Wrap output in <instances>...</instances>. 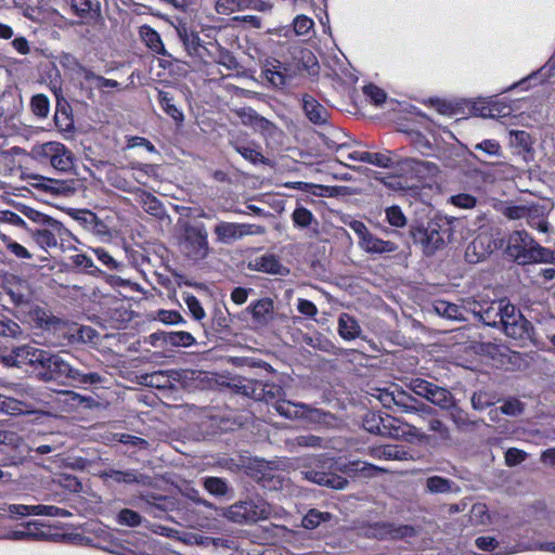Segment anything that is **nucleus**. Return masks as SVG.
<instances>
[{
  "label": "nucleus",
  "instance_id": "nucleus-38",
  "mask_svg": "<svg viewBox=\"0 0 555 555\" xmlns=\"http://www.w3.org/2000/svg\"><path fill=\"white\" fill-rule=\"evenodd\" d=\"M0 442L12 448L21 459L26 457L31 451V448L23 438L14 433H0Z\"/></svg>",
  "mask_w": 555,
  "mask_h": 555
},
{
  "label": "nucleus",
  "instance_id": "nucleus-45",
  "mask_svg": "<svg viewBox=\"0 0 555 555\" xmlns=\"http://www.w3.org/2000/svg\"><path fill=\"white\" fill-rule=\"evenodd\" d=\"M203 486L208 493L215 496H224L230 490L228 482L219 477L204 478Z\"/></svg>",
  "mask_w": 555,
  "mask_h": 555
},
{
  "label": "nucleus",
  "instance_id": "nucleus-7",
  "mask_svg": "<svg viewBox=\"0 0 555 555\" xmlns=\"http://www.w3.org/2000/svg\"><path fill=\"white\" fill-rule=\"evenodd\" d=\"M31 238L42 248H55L69 242L73 234L60 221L53 219L41 228L28 229Z\"/></svg>",
  "mask_w": 555,
  "mask_h": 555
},
{
  "label": "nucleus",
  "instance_id": "nucleus-13",
  "mask_svg": "<svg viewBox=\"0 0 555 555\" xmlns=\"http://www.w3.org/2000/svg\"><path fill=\"white\" fill-rule=\"evenodd\" d=\"M44 350L30 345H23L14 348L11 352L2 356V362L8 366L22 367L24 365H39L42 361Z\"/></svg>",
  "mask_w": 555,
  "mask_h": 555
},
{
  "label": "nucleus",
  "instance_id": "nucleus-11",
  "mask_svg": "<svg viewBox=\"0 0 555 555\" xmlns=\"http://www.w3.org/2000/svg\"><path fill=\"white\" fill-rule=\"evenodd\" d=\"M255 478L264 489L276 491L288 487L289 480L275 463L261 462L256 470Z\"/></svg>",
  "mask_w": 555,
  "mask_h": 555
},
{
  "label": "nucleus",
  "instance_id": "nucleus-20",
  "mask_svg": "<svg viewBox=\"0 0 555 555\" xmlns=\"http://www.w3.org/2000/svg\"><path fill=\"white\" fill-rule=\"evenodd\" d=\"M78 74L83 80L81 83H86V88L88 89V98H91L93 94L92 88H96L101 91L119 88V82L117 80L105 78L83 66H79Z\"/></svg>",
  "mask_w": 555,
  "mask_h": 555
},
{
  "label": "nucleus",
  "instance_id": "nucleus-59",
  "mask_svg": "<svg viewBox=\"0 0 555 555\" xmlns=\"http://www.w3.org/2000/svg\"><path fill=\"white\" fill-rule=\"evenodd\" d=\"M266 79L274 87H283L287 82L286 75L281 70V63L264 70Z\"/></svg>",
  "mask_w": 555,
  "mask_h": 555
},
{
  "label": "nucleus",
  "instance_id": "nucleus-39",
  "mask_svg": "<svg viewBox=\"0 0 555 555\" xmlns=\"http://www.w3.org/2000/svg\"><path fill=\"white\" fill-rule=\"evenodd\" d=\"M433 310L440 317L449 320H462L463 309L455 304L446 300H436L433 302Z\"/></svg>",
  "mask_w": 555,
  "mask_h": 555
},
{
  "label": "nucleus",
  "instance_id": "nucleus-31",
  "mask_svg": "<svg viewBox=\"0 0 555 555\" xmlns=\"http://www.w3.org/2000/svg\"><path fill=\"white\" fill-rule=\"evenodd\" d=\"M44 537L46 533L37 528L36 522H27L25 525H22V528L8 532L4 535V539L16 541H38L42 540Z\"/></svg>",
  "mask_w": 555,
  "mask_h": 555
},
{
  "label": "nucleus",
  "instance_id": "nucleus-3",
  "mask_svg": "<svg viewBox=\"0 0 555 555\" xmlns=\"http://www.w3.org/2000/svg\"><path fill=\"white\" fill-rule=\"evenodd\" d=\"M271 515L270 505L261 498H254L232 504L225 512V517L233 522L250 524L268 519Z\"/></svg>",
  "mask_w": 555,
  "mask_h": 555
},
{
  "label": "nucleus",
  "instance_id": "nucleus-52",
  "mask_svg": "<svg viewBox=\"0 0 555 555\" xmlns=\"http://www.w3.org/2000/svg\"><path fill=\"white\" fill-rule=\"evenodd\" d=\"M530 210L529 205H512V204H503L500 208V211L504 217L509 220H521L527 218V214Z\"/></svg>",
  "mask_w": 555,
  "mask_h": 555
},
{
  "label": "nucleus",
  "instance_id": "nucleus-43",
  "mask_svg": "<svg viewBox=\"0 0 555 555\" xmlns=\"http://www.w3.org/2000/svg\"><path fill=\"white\" fill-rule=\"evenodd\" d=\"M157 99L166 114H168L177 122L183 121V113L173 104V98L169 92L159 91Z\"/></svg>",
  "mask_w": 555,
  "mask_h": 555
},
{
  "label": "nucleus",
  "instance_id": "nucleus-9",
  "mask_svg": "<svg viewBox=\"0 0 555 555\" xmlns=\"http://www.w3.org/2000/svg\"><path fill=\"white\" fill-rule=\"evenodd\" d=\"M275 411L285 418H302L312 424L327 422L328 414L320 409L312 408L305 403H295L288 400H278L274 403Z\"/></svg>",
  "mask_w": 555,
  "mask_h": 555
},
{
  "label": "nucleus",
  "instance_id": "nucleus-2",
  "mask_svg": "<svg viewBox=\"0 0 555 555\" xmlns=\"http://www.w3.org/2000/svg\"><path fill=\"white\" fill-rule=\"evenodd\" d=\"M39 365L41 366V371L38 372V377L42 382H52L62 378H69L82 385H94L102 382L100 374L95 372L82 373L72 367L60 354H53L46 350Z\"/></svg>",
  "mask_w": 555,
  "mask_h": 555
},
{
  "label": "nucleus",
  "instance_id": "nucleus-1",
  "mask_svg": "<svg viewBox=\"0 0 555 555\" xmlns=\"http://www.w3.org/2000/svg\"><path fill=\"white\" fill-rule=\"evenodd\" d=\"M506 254L520 266L555 263V250L541 246L526 230L509 233Z\"/></svg>",
  "mask_w": 555,
  "mask_h": 555
},
{
  "label": "nucleus",
  "instance_id": "nucleus-21",
  "mask_svg": "<svg viewBox=\"0 0 555 555\" xmlns=\"http://www.w3.org/2000/svg\"><path fill=\"white\" fill-rule=\"evenodd\" d=\"M491 253V243L487 235L476 236L466 247L465 259L469 263L483 260Z\"/></svg>",
  "mask_w": 555,
  "mask_h": 555
},
{
  "label": "nucleus",
  "instance_id": "nucleus-51",
  "mask_svg": "<svg viewBox=\"0 0 555 555\" xmlns=\"http://www.w3.org/2000/svg\"><path fill=\"white\" fill-rule=\"evenodd\" d=\"M411 142L423 155L434 157L436 143H431L424 134L421 132L411 133Z\"/></svg>",
  "mask_w": 555,
  "mask_h": 555
},
{
  "label": "nucleus",
  "instance_id": "nucleus-48",
  "mask_svg": "<svg viewBox=\"0 0 555 555\" xmlns=\"http://www.w3.org/2000/svg\"><path fill=\"white\" fill-rule=\"evenodd\" d=\"M332 515L327 512H321L318 509H310L302 518L301 525L305 529H315L322 522L328 521Z\"/></svg>",
  "mask_w": 555,
  "mask_h": 555
},
{
  "label": "nucleus",
  "instance_id": "nucleus-44",
  "mask_svg": "<svg viewBox=\"0 0 555 555\" xmlns=\"http://www.w3.org/2000/svg\"><path fill=\"white\" fill-rule=\"evenodd\" d=\"M142 384L154 388H167L170 386V376L167 371H156L141 376Z\"/></svg>",
  "mask_w": 555,
  "mask_h": 555
},
{
  "label": "nucleus",
  "instance_id": "nucleus-55",
  "mask_svg": "<svg viewBox=\"0 0 555 555\" xmlns=\"http://www.w3.org/2000/svg\"><path fill=\"white\" fill-rule=\"evenodd\" d=\"M235 151L241 154L246 160L253 164H270V160L266 158L258 150L251 146H244L233 144Z\"/></svg>",
  "mask_w": 555,
  "mask_h": 555
},
{
  "label": "nucleus",
  "instance_id": "nucleus-61",
  "mask_svg": "<svg viewBox=\"0 0 555 555\" xmlns=\"http://www.w3.org/2000/svg\"><path fill=\"white\" fill-rule=\"evenodd\" d=\"M117 521L124 526L138 527L142 522V517L135 511L124 508L118 513Z\"/></svg>",
  "mask_w": 555,
  "mask_h": 555
},
{
  "label": "nucleus",
  "instance_id": "nucleus-40",
  "mask_svg": "<svg viewBox=\"0 0 555 555\" xmlns=\"http://www.w3.org/2000/svg\"><path fill=\"white\" fill-rule=\"evenodd\" d=\"M141 36L146 43V46L153 50L155 53L160 55H166L167 52L165 50L164 43L160 39L159 34L149 26H144L141 29Z\"/></svg>",
  "mask_w": 555,
  "mask_h": 555
},
{
  "label": "nucleus",
  "instance_id": "nucleus-57",
  "mask_svg": "<svg viewBox=\"0 0 555 555\" xmlns=\"http://www.w3.org/2000/svg\"><path fill=\"white\" fill-rule=\"evenodd\" d=\"M292 220L300 229L308 228L315 221L312 212L305 207H297L292 214Z\"/></svg>",
  "mask_w": 555,
  "mask_h": 555
},
{
  "label": "nucleus",
  "instance_id": "nucleus-35",
  "mask_svg": "<svg viewBox=\"0 0 555 555\" xmlns=\"http://www.w3.org/2000/svg\"><path fill=\"white\" fill-rule=\"evenodd\" d=\"M55 149H59V142L50 141L42 144H36L31 149V157L41 164H50L53 167Z\"/></svg>",
  "mask_w": 555,
  "mask_h": 555
},
{
  "label": "nucleus",
  "instance_id": "nucleus-28",
  "mask_svg": "<svg viewBox=\"0 0 555 555\" xmlns=\"http://www.w3.org/2000/svg\"><path fill=\"white\" fill-rule=\"evenodd\" d=\"M250 312L258 325H268L274 318L273 300L270 298L259 299L250 307Z\"/></svg>",
  "mask_w": 555,
  "mask_h": 555
},
{
  "label": "nucleus",
  "instance_id": "nucleus-62",
  "mask_svg": "<svg viewBox=\"0 0 555 555\" xmlns=\"http://www.w3.org/2000/svg\"><path fill=\"white\" fill-rule=\"evenodd\" d=\"M23 402L18 399L0 395V412L7 414H18L23 412Z\"/></svg>",
  "mask_w": 555,
  "mask_h": 555
},
{
  "label": "nucleus",
  "instance_id": "nucleus-60",
  "mask_svg": "<svg viewBox=\"0 0 555 555\" xmlns=\"http://www.w3.org/2000/svg\"><path fill=\"white\" fill-rule=\"evenodd\" d=\"M438 228L441 229V233L443 236H448V241H451V236L453 232L456 230L459 225H461V220L455 217L444 216L438 219L436 222Z\"/></svg>",
  "mask_w": 555,
  "mask_h": 555
},
{
  "label": "nucleus",
  "instance_id": "nucleus-34",
  "mask_svg": "<svg viewBox=\"0 0 555 555\" xmlns=\"http://www.w3.org/2000/svg\"><path fill=\"white\" fill-rule=\"evenodd\" d=\"M27 318L29 322H33L37 327L50 331L52 327V321L55 320L56 317L49 314L44 309L38 306H28L27 307ZM23 312H26L23 309Z\"/></svg>",
  "mask_w": 555,
  "mask_h": 555
},
{
  "label": "nucleus",
  "instance_id": "nucleus-36",
  "mask_svg": "<svg viewBox=\"0 0 555 555\" xmlns=\"http://www.w3.org/2000/svg\"><path fill=\"white\" fill-rule=\"evenodd\" d=\"M74 154L63 143L59 142V149H55L53 168L57 171L68 172L74 167Z\"/></svg>",
  "mask_w": 555,
  "mask_h": 555
},
{
  "label": "nucleus",
  "instance_id": "nucleus-58",
  "mask_svg": "<svg viewBox=\"0 0 555 555\" xmlns=\"http://www.w3.org/2000/svg\"><path fill=\"white\" fill-rule=\"evenodd\" d=\"M0 238L5 244V247L8 248V250H10V253H12L16 258H18V259H30L31 258V254L28 251V249L26 247H24L23 245L18 244L15 241H13L8 235L0 233Z\"/></svg>",
  "mask_w": 555,
  "mask_h": 555
},
{
  "label": "nucleus",
  "instance_id": "nucleus-50",
  "mask_svg": "<svg viewBox=\"0 0 555 555\" xmlns=\"http://www.w3.org/2000/svg\"><path fill=\"white\" fill-rule=\"evenodd\" d=\"M520 315H522L521 312L509 301H506L505 299L500 300L499 324L503 327L509 322L520 319Z\"/></svg>",
  "mask_w": 555,
  "mask_h": 555
},
{
  "label": "nucleus",
  "instance_id": "nucleus-23",
  "mask_svg": "<svg viewBox=\"0 0 555 555\" xmlns=\"http://www.w3.org/2000/svg\"><path fill=\"white\" fill-rule=\"evenodd\" d=\"M302 109L314 125H324L328 120V111L309 94L302 95Z\"/></svg>",
  "mask_w": 555,
  "mask_h": 555
},
{
  "label": "nucleus",
  "instance_id": "nucleus-46",
  "mask_svg": "<svg viewBox=\"0 0 555 555\" xmlns=\"http://www.w3.org/2000/svg\"><path fill=\"white\" fill-rule=\"evenodd\" d=\"M508 142L512 147L518 149L519 152H529L532 145L530 134L524 130H511Z\"/></svg>",
  "mask_w": 555,
  "mask_h": 555
},
{
  "label": "nucleus",
  "instance_id": "nucleus-22",
  "mask_svg": "<svg viewBox=\"0 0 555 555\" xmlns=\"http://www.w3.org/2000/svg\"><path fill=\"white\" fill-rule=\"evenodd\" d=\"M135 197L138 203L149 215L159 220L168 218L164 205L156 196L152 195L151 193L144 190L139 189L135 193Z\"/></svg>",
  "mask_w": 555,
  "mask_h": 555
},
{
  "label": "nucleus",
  "instance_id": "nucleus-32",
  "mask_svg": "<svg viewBox=\"0 0 555 555\" xmlns=\"http://www.w3.org/2000/svg\"><path fill=\"white\" fill-rule=\"evenodd\" d=\"M57 337L65 339L68 344H76L77 323L55 318L50 330Z\"/></svg>",
  "mask_w": 555,
  "mask_h": 555
},
{
  "label": "nucleus",
  "instance_id": "nucleus-33",
  "mask_svg": "<svg viewBox=\"0 0 555 555\" xmlns=\"http://www.w3.org/2000/svg\"><path fill=\"white\" fill-rule=\"evenodd\" d=\"M526 221L529 227L538 230L539 232H548L550 224L546 220L543 207L540 206L539 204H530V210L527 214Z\"/></svg>",
  "mask_w": 555,
  "mask_h": 555
},
{
  "label": "nucleus",
  "instance_id": "nucleus-17",
  "mask_svg": "<svg viewBox=\"0 0 555 555\" xmlns=\"http://www.w3.org/2000/svg\"><path fill=\"white\" fill-rule=\"evenodd\" d=\"M101 478L105 480H113L117 483H125V485H142V486H150L152 483V479L150 476L145 474H141L135 469H127V470H118V469H105L101 474Z\"/></svg>",
  "mask_w": 555,
  "mask_h": 555
},
{
  "label": "nucleus",
  "instance_id": "nucleus-8",
  "mask_svg": "<svg viewBox=\"0 0 555 555\" xmlns=\"http://www.w3.org/2000/svg\"><path fill=\"white\" fill-rule=\"evenodd\" d=\"M208 234L204 224L184 227L181 247L186 257L192 260H202L208 255Z\"/></svg>",
  "mask_w": 555,
  "mask_h": 555
},
{
  "label": "nucleus",
  "instance_id": "nucleus-29",
  "mask_svg": "<svg viewBox=\"0 0 555 555\" xmlns=\"http://www.w3.org/2000/svg\"><path fill=\"white\" fill-rule=\"evenodd\" d=\"M253 268L257 271L270 274L284 275L288 272V270L273 255H263L259 258H256Z\"/></svg>",
  "mask_w": 555,
  "mask_h": 555
},
{
  "label": "nucleus",
  "instance_id": "nucleus-64",
  "mask_svg": "<svg viewBox=\"0 0 555 555\" xmlns=\"http://www.w3.org/2000/svg\"><path fill=\"white\" fill-rule=\"evenodd\" d=\"M386 219L390 225L403 228L406 224V218L399 206H391L386 209Z\"/></svg>",
  "mask_w": 555,
  "mask_h": 555
},
{
  "label": "nucleus",
  "instance_id": "nucleus-30",
  "mask_svg": "<svg viewBox=\"0 0 555 555\" xmlns=\"http://www.w3.org/2000/svg\"><path fill=\"white\" fill-rule=\"evenodd\" d=\"M338 334L345 340H353L361 334L358 321L348 313H341L338 318Z\"/></svg>",
  "mask_w": 555,
  "mask_h": 555
},
{
  "label": "nucleus",
  "instance_id": "nucleus-26",
  "mask_svg": "<svg viewBox=\"0 0 555 555\" xmlns=\"http://www.w3.org/2000/svg\"><path fill=\"white\" fill-rule=\"evenodd\" d=\"M503 331L513 339L528 340L532 337L533 326L524 315H520V319L506 324Z\"/></svg>",
  "mask_w": 555,
  "mask_h": 555
},
{
  "label": "nucleus",
  "instance_id": "nucleus-56",
  "mask_svg": "<svg viewBox=\"0 0 555 555\" xmlns=\"http://www.w3.org/2000/svg\"><path fill=\"white\" fill-rule=\"evenodd\" d=\"M495 397L493 393L488 391H476L472 396L470 402L472 406L477 411H482L494 404Z\"/></svg>",
  "mask_w": 555,
  "mask_h": 555
},
{
  "label": "nucleus",
  "instance_id": "nucleus-19",
  "mask_svg": "<svg viewBox=\"0 0 555 555\" xmlns=\"http://www.w3.org/2000/svg\"><path fill=\"white\" fill-rule=\"evenodd\" d=\"M4 291L16 307L22 310L27 309L30 304L31 294L29 286L25 281L13 278L7 282Z\"/></svg>",
  "mask_w": 555,
  "mask_h": 555
},
{
  "label": "nucleus",
  "instance_id": "nucleus-18",
  "mask_svg": "<svg viewBox=\"0 0 555 555\" xmlns=\"http://www.w3.org/2000/svg\"><path fill=\"white\" fill-rule=\"evenodd\" d=\"M466 309L486 325L492 327H496L499 325L500 301L491 302L486 307L477 301H467Z\"/></svg>",
  "mask_w": 555,
  "mask_h": 555
},
{
  "label": "nucleus",
  "instance_id": "nucleus-5",
  "mask_svg": "<svg viewBox=\"0 0 555 555\" xmlns=\"http://www.w3.org/2000/svg\"><path fill=\"white\" fill-rule=\"evenodd\" d=\"M313 465L314 467H308L299 472L304 479L336 490H343L347 487L348 480L332 472L334 463L331 459L315 457L313 459Z\"/></svg>",
  "mask_w": 555,
  "mask_h": 555
},
{
  "label": "nucleus",
  "instance_id": "nucleus-42",
  "mask_svg": "<svg viewBox=\"0 0 555 555\" xmlns=\"http://www.w3.org/2000/svg\"><path fill=\"white\" fill-rule=\"evenodd\" d=\"M339 469L343 472L350 470V472L359 474L360 476L367 477V478L374 477L380 473L387 472L386 468L375 466V465L366 463V462H354V463H351L349 466L345 465L344 468H339Z\"/></svg>",
  "mask_w": 555,
  "mask_h": 555
},
{
  "label": "nucleus",
  "instance_id": "nucleus-12",
  "mask_svg": "<svg viewBox=\"0 0 555 555\" xmlns=\"http://www.w3.org/2000/svg\"><path fill=\"white\" fill-rule=\"evenodd\" d=\"M266 232L264 227L245 223L220 222L215 233L220 242L229 243L247 235H260Z\"/></svg>",
  "mask_w": 555,
  "mask_h": 555
},
{
  "label": "nucleus",
  "instance_id": "nucleus-16",
  "mask_svg": "<svg viewBox=\"0 0 555 555\" xmlns=\"http://www.w3.org/2000/svg\"><path fill=\"white\" fill-rule=\"evenodd\" d=\"M366 534L379 540H396L413 535L414 529L410 526H396L391 522H375L367 528Z\"/></svg>",
  "mask_w": 555,
  "mask_h": 555
},
{
  "label": "nucleus",
  "instance_id": "nucleus-25",
  "mask_svg": "<svg viewBox=\"0 0 555 555\" xmlns=\"http://www.w3.org/2000/svg\"><path fill=\"white\" fill-rule=\"evenodd\" d=\"M395 406H398L402 412L405 413H414V412H424L426 414H433L434 410L425 404H422L420 408L415 405L416 399L408 393L406 391L400 389L398 386H395Z\"/></svg>",
  "mask_w": 555,
  "mask_h": 555
},
{
  "label": "nucleus",
  "instance_id": "nucleus-15",
  "mask_svg": "<svg viewBox=\"0 0 555 555\" xmlns=\"http://www.w3.org/2000/svg\"><path fill=\"white\" fill-rule=\"evenodd\" d=\"M272 5L263 0H216L215 10L222 15H230L234 12L254 10L267 12Z\"/></svg>",
  "mask_w": 555,
  "mask_h": 555
},
{
  "label": "nucleus",
  "instance_id": "nucleus-14",
  "mask_svg": "<svg viewBox=\"0 0 555 555\" xmlns=\"http://www.w3.org/2000/svg\"><path fill=\"white\" fill-rule=\"evenodd\" d=\"M413 236L415 242L420 243L428 255L441 249L447 242L436 222L428 223L426 228L416 229Z\"/></svg>",
  "mask_w": 555,
  "mask_h": 555
},
{
  "label": "nucleus",
  "instance_id": "nucleus-27",
  "mask_svg": "<svg viewBox=\"0 0 555 555\" xmlns=\"http://www.w3.org/2000/svg\"><path fill=\"white\" fill-rule=\"evenodd\" d=\"M425 491L430 494L460 493L461 488L454 481L435 475L426 479Z\"/></svg>",
  "mask_w": 555,
  "mask_h": 555
},
{
  "label": "nucleus",
  "instance_id": "nucleus-54",
  "mask_svg": "<svg viewBox=\"0 0 555 555\" xmlns=\"http://www.w3.org/2000/svg\"><path fill=\"white\" fill-rule=\"evenodd\" d=\"M0 335L10 338H21L23 337V330L13 320L0 315Z\"/></svg>",
  "mask_w": 555,
  "mask_h": 555
},
{
  "label": "nucleus",
  "instance_id": "nucleus-37",
  "mask_svg": "<svg viewBox=\"0 0 555 555\" xmlns=\"http://www.w3.org/2000/svg\"><path fill=\"white\" fill-rule=\"evenodd\" d=\"M72 9L83 18H95L101 12L99 0H72Z\"/></svg>",
  "mask_w": 555,
  "mask_h": 555
},
{
  "label": "nucleus",
  "instance_id": "nucleus-47",
  "mask_svg": "<svg viewBox=\"0 0 555 555\" xmlns=\"http://www.w3.org/2000/svg\"><path fill=\"white\" fill-rule=\"evenodd\" d=\"M490 514L486 504L476 503L469 512V522L473 526H487L490 524Z\"/></svg>",
  "mask_w": 555,
  "mask_h": 555
},
{
  "label": "nucleus",
  "instance_id": "nucleus-53",
  "mask_svg": "<svg viewBox=\"0 0 555 555\" xmlns=\"http://www.w3.org/2000/svg\"><path fill=\"white\" fill-rule=\"evenodd\" d=\"M524 551H542V552H548V553H555V542H535L528 546H519L509 548L507 551H496L493 555H506V554H514L517 552H524Z\"/></svg>",
  "mask_w": 555,
  "mask_h": 555
},
{
  "label": "nucleus",
  "instance_id": "nucleus-4",
  "mask_svg": "<svg viewBox=\"0 0 555 555\" xmlns=\"http://www.w3.org/2000/svg\"><path fill=\"white\" fill-rule=\"evenodd\" d=\"M436 143L434 157L442 162L448 168H456L466 155V147L459 142L455 135L443 129L441 133L434 134Z\"/></svg>",
  "mask_w": 555,
  "mask_h": 555
},
{
  "label": "nucleus",
  "instance_id": "nucleus-41",
  "mask_svg": "<svg viewBox=\"0 0 555 555\" xmlns=\"http://www.w3.org/2000/svg\"><path fill=\"white\" fill-rule=\"evenodd\" d=\"M163 340L173 347H190L195 343V338L191 333L180 332H165L162 334Z\"/></svg>",
  "mask_w": 555,
  "mask_h": 555
},
{
  "label": "nucleus",
  "instance_id": "nucleus-49",
  "mask_svg": "<svg viewBox=\"0 0 555 555\" xmlns=\"http://www.w3.org/2000/svg\"><path fill=\"white\" fill-rule=\"evenodd\" d=\"M372 455L383 460H408V453L396 446H385L372 451Z\"/></svg>",
  "mask_w": 555,
  "mask_h": 555
},
{
  "label": "nucleus",
  "instance_id": "nucleus-24",
  "mask_svg": "<svg viewBox=\"0 0 555 555\" xmlns=\"http://www.w3.org/2000/svg\"><path fill=\"white\" fill-rule=\"evenodd\" d=\"M233 113L240 118L243 125L253 127L257 130L270 131L273 126L272 122L258 115L256 111L250 107L236 108L233 109Z\"/></svg>",
  "mask_w": 555,
  "mask_h": 555
},
{
  "label": "nucleus",
  "instance_id": "nucleus-63",
  "mask_svg": "<svg viewBox=\"0 0 555 555\" xmlns=\"http://www.w3.org/2000/svg\"><path fill=\"white\" fill-rule=\"evenodd\" d=\"M450 418L460 430L467 429L475 425V422L468 417L467 413L456 406L451 409Z\"/></svg>",
  "mask_w": 555,
  "mask_h": 555
},
{
  "label": "nucleus",
  "instance_id": "nucleus-10",
  "mask_svg": "<svg viewBox=\"0 0 555 555\" xmlns=\"http://www.w3.org/2000/svg\"><path fill=\"white\" fill-rule=\"evenodd\" d=\"M349 228L359 238V247L369 254H391L398 250V245L391 241H384L372 234L366 225L359 220L348 223Z\"/></svg>",
  "mask_w": 555,
  "mask_h": 555
},
{
  "label": "nucleus",
  "instance_id": "nucleus-6",
  "mask_svg": "<svg viewBox=\"0 0 555 555\" xmlns=\"http://www.w3.org/2000/svg\"><path fill=\"white\" fill-rule=\"evenodd\" d=\"M410 390L415 395L425 398L427 401L442 410L455 408L453 395L446 388L440 387L423 378H413L409 384Z\"/></svg>",
  "mask_w": 555,
  "mask_h": 555
}]
</instances>
